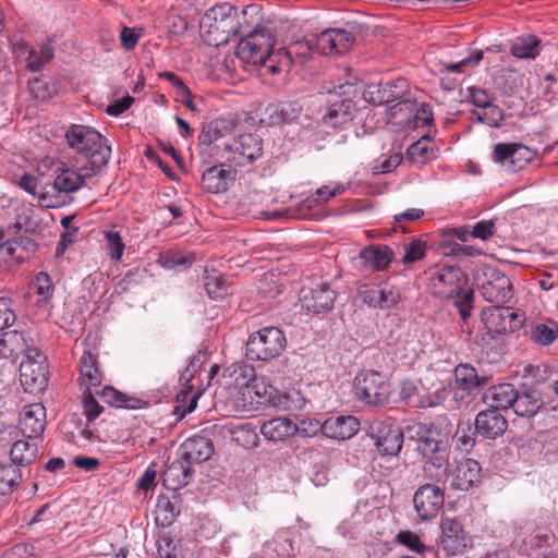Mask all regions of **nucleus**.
Here are the masks:
<instances>
[{
	"label": "nucleus",
	"mask_w": 558,
	"mask_h": 558,
	"mask_svg": "<svg viewBox=\"0 0 558 558\" xmlns=\"http://www.w3.org/2000/svg\"><path fill=\"white\" fill-rule=\"evenodd\" d=\"M354 392L365 403L383 407L388 403L391 389L389 383L380 373L368 371L355 377Z\"/></svg>",
	"instance_id": "nucleus-6"
},
{
	"label": "nucleus",
	"mask_w": 558,
	"mask_h": 558,
	"mask_svg": "<svg viewBox=\"0 0 558 558\" xmlns=\"http://www.w3.org/2000/svg\"><path fill=\"white\" fill-rule=\"evenodd\" d=\"M475 434L485 439H497L501 437L507 428L508 422L499 410L489 407L480 411L474 421Z\"/></svg>",
	"instance_id": "nucleus-18"
},
{
	"label": "nucleus",
	"mask_w": 558,
	"mask_h": 558,
	"mask_svg": "<svg viewBox=\"0 0 558 558\" xmlns=\"http://www.w3.org/2000/svg\"><path fill=\"white\" fill-rule=\"evenodd\" d=\"M403 442V434L399 429H389L377 438L376 445L380 452L387 456H397Z\"/></svg>",
	"instance_id": "nucleus-43"
},
{
	"label": "nucleus",
	"mask_w": 558,
	"mask_h": 558,
	"mask_svg": "<svg viewBox=\"0 0 558 558\" xmlns=\"http://www.w3.org/2000/svg\"><path fill=\"white\" fill-rule=\"evenodd\" d=\"M83 408L88 421H94L102 412V407L96 401L90 390L84 392Z\"/></svg>",
	"instance_id": "nucleus-59"
},
{
	"label": "nucleus",
	"mask_w": 558,
	"mask_h": 558,
	"mask_svg": "<svg viewBox=\"0 0 558 558\" xmlns=\"http://www.w3.org/2000/svg\"><path fill=\"white\" fill-rule=\"evenodd\" d=\"M181 459H184L192 468L207 461L214 453V445L210 439L203 436L187 438L180 446Z\"/></svg>",
	"instance_id": "nucleus-22"
},
{
	"label": "nucleus",
	"mask_w": 558,
	"mask_h": 558,
	"mask_svg": "<svg viewBox=\"0 0 558 558\" xmlns=\"http://www.w3.org/2000/svg\"><path fill=\"white\" fill-rule=\"evenodd\" d=\"M481 319L489 333L513 332L523 325V316L509 306H489L482 311Z\"/></svg>",
	"instance_id": "nucleus-9"
},
{
	"label": "nucleus",
	"mask_w": 558,
	"mask_h": 558,
	"mask_svg": "<svg viewBox=\"0 0 558 558\" xmlns=\"http://www.w3.org/2000/svg\"><path fill=\"white\" fill-rule=\"evenodd\" d=\"M461 294V296H457L458 300L454 302V304L457 305L462 319L466 320L471 314V310L473 308L474 292L473 290L469 289L466 291L463 290Z\"/></svg>",
	"instance_id": "nucleus-60"
},
{
	"label": "nucleus",
	"mask_w": 558,
	"mask_h": 558,
	"mask_svg": "<svg viewBox=\"0 0 558 558\" xmlns=\"http://www.w3.org/2000/svg\"><path fill=\"white\" fill-rule=\"evenodd\" d=\"M472 116L480 123L490 128H499L505 118V112L497 105L492 104L489 107L483 108V111L473 110Z\"/></svg>",
	"instance_id": "nucleus-45"
},
{
	"label": "nucleus",
	"mask_w": 558,
	"mask_h": 558,
	"mask_svg": "<svg viewBox=\"0 0 558 558\" xmlns=\"http://www.w3.org/2000/svg\"><path fill=\"white\" fill-rule=\"evenodd\" d=\"M399 399L412 408H430L440 403L438 393H428L420 383L412 380H403L401 383Z\"/></svg>",
	"instance_id": "nucleus-20"
},
{
	"label": "nucleus",
	"mask_w": 558,
	"mask_h": 558,
	"mask_svg": "<svg viewBox=\"0 0 558 558\" xmlns=\"http://www.w3.org/2000/svg\"><path fill=\"white\" fill-rule=\"evenodd\" d=\"M81 385L87 389L99 387L101 373L97 365V357L89 351H85L80 360Z\"/></svg>",
	"instance_id": "nucleus-36"
},
{
	"label": "nucleus",
	"mask_w": 558,
	"mask_h": 558,
	"mask_svg": "<svg viewBox=\"0 0 558 558\" xmlns=\"http://www.w3.org/2000/svg\"><path fill=\"white\" fill-rule=\"evenodd\" d=\"M457 445L461 450H469L475 445L474 434L472 427L469 424L458 425L454 434Z\"/></svg>",
	"instance_id": "nucleus-54"
},
{
	"label": "nucleus",
	"mask_w": 558,
	"mask_h": 558,
	"mask_svg": "<svg viewBox=\"0 0 558 558\" xmlns=\"http://www.w3.org/2000/svg\"><path fill=\"white\" fill-rule=\"evenodd\" d=\"M536 151L519 143H498L494 146L493 159L509 172H517L530 163Z\"/></svg>",
	"instance_id": "nucleus-12"
},
{
	"label": "nucleus",
	"mask_w": 558,
	"mask_h": 558,
	"mask_svg": "<svg viewBox=\"0 0 558 558\" xmlns=\"http://www.w3.org/2000/svg\"><path fill=\"white\" fill-rule=\"evenodd\" d=\"M105 239L111 258L119 260L124 250L122 238L116 231H108L105 233Z\"/></svg>",
	"instance_id": "nucleus-53"
},
{
	"label": "nucleus",
	"mask_w": 558,
	"mask_h": 558,
	"mask_svg": "<svg viewBox=\"0 0 558 558\" xmlns=\"http://www.w3.org/2000/svg\"><path fill=\"white\" fill-rule=\"evenodd\" d=\"M400 113H403V117L396 121L398 124L413 122L414 128H425L430 126L434 122L433 110L428 104H417L409 98L390 107V119H397Z\"/></svg>",
	"instance_id": "nucleus-15"
},
{
	"label": "nucleus",
	"mask_w": 558,
	"mask_h": 558,
	"mask_svg": "<svg viewBox=\"0 0 558 558\" xmlns=\"http://www.w3.org/2000/svg\"><path fill=\"white\" fill-rule=\"evenodd\" d=\"M359 426L360 423L354 416L339 415L331 416L322 424L316 421L313 433L320 429L328 438L344 440L353 437L357 433Z\"/></svg>",
	"instance_id": "nucleus-19"
},
{
	"label": "nucleus",
	"mask_w": 558,
	"mask_h": 558,
	"mask_svg": "<svg viewBox=\"0 0 558 558\" xmlns=\"http://www.w3.org/2000/svg\"><path fill=\"white\" fill-rule=\"evenodd\" d=\"M284 333L277 327H265L252 333L245 344V356L251 361H269L286 349Z\"/></svg>",
	"instance_id": "nucleus-4"
},
{
	"label": "nucleus",
	"mask_w": 558,
	"mask_h": 558,
	"mask_svg": "<svg viewBox=\"0 0 558 558\" xmlns=\"http://www.w3.org/2000/svg\"><path fill=\"white\" fill-rule=\"evenodd\" d=\"M235 171L226 169L225 165L206 169L202 175V185L209 193H220L234 181Z\"/></svg>",
	"instance_id": "nucleus-27"
},
{
	"label": "nucleus",
	"mask_w": 558,
	"mask_h": 558,
	"mask_svg": "<svg viewBox=\"0 0 558 558\" xmlns=\"http://www.w3.org/2000/svg\"><path fill=\"white\" fill-rule=\"evenodd\" d=\"M354 102L350 99H342L332 102L323 116L322 121L324 124L332 128L341 126L353 118Z\"/></svg>",
	"instance_id": "nucleus-33"
},
{
	"label": "nucleus",
	"mask_w": 558,
	"mask_h": 558,
	"mask_svg": "<svg viewBox=\"0 0 558 558\" xmlns=\"http://www.w3.org/2000/svg\"><path fill=\"white\" fill-rule=\"evenodd\" d=\"M531 338L541 345H548L558 338V323L549 320L532 328Z\"/></svg>",
	"instance_id": "nucleus-44"
},
{
	"label": "nucleus",
	"mask_w": 558,
	"mask_h": 558,
	"mask_svg": "<svg viewBox=\"0 0 558 558\" xmlns=\"http://www.w3.org/2000/svg\"><path fill=\"white\" fill-rule=\"evenodd\" d=\"M336 293L329 284L322 286L305 292L301 298V306L307 312L320 314L329 312L333 307Z\"/></svg>",
	"instance_id": "nucleus-23"
},
{
	"label": "nucleus",
	"mask_w": 558,
	"mask_h": 558,
	"mask_svg": "<svg viewBox=\"0 0 558 558\" xmlns=\"http://www.w3.org/2000/svg\"><path fill=\"white\" fill-rule=\"evenodd\" d=\"M397 542L404 545L411 550L421 553L425 548L420 536L411 531H400L396 537Z\"/></svg>",
	"instance_id": "nucleus-58"
},
{
	"label": "nucleus",
	"mask_w": 558,
	"mask_h": 558,
	"mask_svg": "<svg viewBox=\"0 0 558 558\" xmlns=\"http://www.w3.org/2000/svg\"><path fill=\"white\" fill-rule=\"evenodd\" d=\"M468 94L470 97V101L477 108L483 109V108L489 107V105L494 104L493 95L490 93H488L487 90L482 89L480 87H475V86L469 87Z\"/></svg>",
	"instance_id": "nucleus-57"
},
{
	"label": "nucleus",
	"mask_w": 558,
	"mask_h": 558,
	"mask_svg": "<svg viewBox=\"0 0 558 558\" xmlns=\"http://www.w3.org/2000/svg\"><path fill=\"white\" fill-rule=\"evenodd\" d=\"M355 34L347 28H329L307 40L308 49L320 54H340L355 43Z\"/></svg>",
	"instance_id": "nucleus-8"
},
{
	"label": "nucleus",
	"mask_w": 558,
	"mask_h": 558,
	"mask_svg": "<svg viewBox=\"0 0 558 558\" xmlns=\"http://www.w3.org/2000/svg\"><path fill=\"white\" fill-rule=\"evenodd\" d=\"M429 135H423L407 149V157L413 162L425 163L429 159Z\"/></svg>",
	"instance_id": "nucleus-46"
},
{
	"label": "nucleus",
	"mask_w": 558,
	"mask_h": 558,
	"mask_svg": "<svg viewBox=\"0 0 558 558\" xmlns=\"http://www.w3.org/2000/svg\"><path fill=\"white\" fill-rule=\"evenodd\" d=\"M543 401L535 390L518 391V398L512 405L514 413L519 416H533L542 408Z\"/></svg>",
	"instance_id": "nucleus-38"
},
{
	"label": "nucleus",
	"mask_w": 558,
	"mask_h": 558,
	"mask_svg": "<svg viewBox=\"0 0 558 558\" xmlns=\"http://www.w3.org/2000/svg\"><path fill=\"white\" fill-rule=\"evenodd\" d=\"M223 150L229 154L222 155L227 161L236 167H243L262 156V138L252 133L242 134L232 144L225 143Z\"/></svg>",
	"instance_id": "nucleus-11"
},
{
	"label": "nucleus",
	"mask_w": 558,
	"mask_h": 558,
	"mask_svg": "<svg viewBox=\"0 0 558 558\" xmlns=\"http://www.w3.org/2000/svg\"><path fill=\"white\" fill-rule=\"evenodd\" d=\"M405 253L401 259L404 265L412 264L422 259L425 256V243L421 240H412L404 246Z\"/></svg>",
	"instance_id": "nucleus-51"
},
{
	"label": "nucleus",
	"mask_w": 558,
	"mask_h": 558,
	"mask_svg": "<svg viewBox=\"0 0 558 558\" xmlns=\"http://www.w3.org/2000/svg\"><path fill=\"white\" fill-rule=\"evenodd\" d=\"M233 128L232 122L226 119H216L208 124L206 136L209 142L217 141Z\"/></svg>",
	"instance_id": "nucleus-55"
},
{
	"label": "nucleus",
	"mask_w": 558,
	"mask_h": 558,
	"mask_svg": "<svg viewBox=\"0 0 558 558\" xmlns=\"http://www.w3.org/2000/svg\"><path fill=\"white\" fill-rule=\"evenodd\" d=\"M517 398L518 390L509 383L493 386L483 395L484 403L497 410L512 408Z\"/></svg>",
	"instance_id": "nucleus-28"
},
{
	"label": "nucleus",
	"mask_w": 558,
	"mask_h": 558,
	"mask_svg": "<svg viewBox=\"0 0 558 558\" xmlns=\"http://www.w3.org/2000/svg\"><path fill=\"white\" fill-rule=\"evenodd\" d=\"M450 488L454 490L468 492L477 487L482 482V468L474 459H463L456 465L450 474Z\"/></svg>",
	"instance_id": "nucleus-17"
},
{
	"label": "nucleus",
	"mask_w": 558,
	"mask_h": 558,
	"mask_svg": "<svg viewBox=\"0 0 558 558\" xmlns=\"http://www.w3.org/2000/svg\"><path fill=\"white\" fill-rule=\"evenodd\" d=\"M444 502V489L430 483L420 486L413 496L414 509L422 520L436 518L442 509Z\"/></svg>",
	"instance_id": "nucleus-14"
},
{
	"label": "nucleus",
	"mask_w": 558,
	"mask_h": 558,
	"mask_svg": "<svg viewBox=\"0 0 558 558\" xmlns=\"http://www.w3.org/2000/svg\"><path fill=\"white\" fill-rule=\"evenodd\" d=\"M4 348H8L11 355L26 357V355L35 354L38 356V348L28 339L24 332L12 330L5 332L0 342Z\"/></svg>",
	"instance_id": "nucleus-31"
},
{
	"label": "nucleus",
	"mask_w": 558,
	"mask_h": 558,
	"mask_svg": "<svg viewBox=\"0 0 558 558\" xmlns=\"http://www.w3.org/2000/svg\"><path fill=\"white\" fill-rule=\"evenodd\" d=\"M12 305V299L7 296L0 298V330L9 328L16 319Z\"/></svg>",
	"instance_id": "nucleus-52"
},
{
	"label": "nucleus",
	"mask_w": 558,
	"mask_h": 558,
	"mask_svg": "<svg viewBox=\"0 0 558 558\" xmlns=\"http://www.w3.org/2000/svg\"><path fill=\"white\" fill-rule=\"evenodd\" d=\"M429 282L435 295L440 299H452L461 295L468 277L457 266H439L430 271Z\"/></svg>",
	"instance_id": "nucleus-7"
},
{
	"label": "nucleus",
	"mask_w": 558,
	"mask_h": 558,
	"mask_svg": "<svg viewBox=\"0 0 558 558\" xmlns=\"http://www.w3.org/2000/svg\"><path fill=\"white\" fill-rule=\"evenodd\" d=\"M47 357L38 350L35 354L26 355L20 364V381L24 390L36 393L44 390L48 383Z\"/></svg>",
	"instance_id": "nucleus-10"
},
{
	"label": "nucleus",
	"mask_w": 558,
	"mask_h": 558,
	"mask_svg": "<svg viewBox=\"0 0 558 558\" xmlns=\"http://www.w3.org/2000/svg\"><path fill=\"white\" fill-rule=\"evenodd\" d=\"M241 23H238L235 21V14L230 16L229 22H220L217 24V29H209V33H220L225 34L226 37L222 40H228L230 35H234L239 37V25Z\"/></svg>",
	"instance_id": "nucleus-62"
},
{
	"label": "nucleus",
	"mask_w": 558,
	"mask_h": 558,
	"mask_svg": "<svg viewBox=\"0 0 558 558\" xmlns=\"http://www.w3.org/2000/svg\"><path fill=\"white\" fill-rule=\"evenodd\" d=\"M495 223L493 220H482L475 223L472 229V236L487 240L494 234Z\"/></svg>",
	"instance_id": "nucleus-63"
},
{
	"label": "nucleus",
	"mask_w": 558,
	"mask_h": 558,
	"mask_svg": "<svg viewBox=\"0 0 558 558\" xmlns=\"http://www.w3.org/2000/svg\"><path fill=\"white\" fill-rule=\"evenodd\" d=\"M423 474L425 480L435 485L450 481L449 453L424 459Z\"/></svg>",
	"instance_id": "nucleus-32"
},
{
	"label": "nucleus",
	"mask_w": 558,
	"mask_h": 558,
	"mask_svg": "<svg viewBox=\"0 0 558 558\" xmlns=\"http://www.w3.org/2000/svg\"><path fill=\"white\" fill-rule=\"evenodd\" d=\"M133 101H134V98L131 96L123 97V98L118 99V100L113 101L112 104H110L107 107L106 112L109 116L118 117L121 113L125 112L131 107Z\"/></svg>",
	"instance_id": "nucleus-64"
},
{
	"label": "nucleus",
	"mask_w": 558,
	"mask_h": 558,
	"mask_svg": "<svg viewBox=\"0 0 558 558\" xmlns=\"http://www.w3.org/2000/svg\"><path fill=\"white\" fill-rule=\"evenodd\" d=\"M204 281L205 290L211 299L222 298L227 293V281L221 276L207 275Z\"/></svg>",
	"instance_id": "nucleus-49"
},
{
	"label": "nucleus",
	"mask_w": 558,
	"mask_h": 558,
	"mask_svg": "<svg viewBox=\"0 0 558 558\" xmlns=\"http://www.w3.org/2000/svg\"><path fill=\"white\" fill-rule=\"evenodd\" d=\"M68 145L76 153L86 156L89 169L102 170L110 157L111 147L95 129L82 124H71L65 132Z\"/></svg>",
	"instance_id": "nucleus-3"
},
{
	"label": "nucleus",
	"mask_w": 558,
	"mask_h": 558,
	"mask_svg": "<svg viewBox=\"0 0 558 558\" xmlns=\"http://www.w3.org/2000/svg\"><path fill=\"white\" fill-rule=\"evenodd\" d=\"M258 13L257 4H250L243 10L245 21L239 25L238 58L250 66L263 65L271 74L289 71L292 65L290 52L284 48L272 50L275 36L260 25Z\"/></svg>",
	"instance_id": "nucleus-1"
},
{
	"label": "nucleus",
	"mask_w": 558,
	"mask_h": 558,
	"mask_svg": "<svg viewBox=\"0 0 558 558\" xmlns=\"http://www.w3.org/2000/svg\"><path fill=\"white\" fill-rule=\"evenodd\" d=\"M399 290L393 286L378 288V308L387 311L393 308L400 302Z\"/></svg>",
	"instance_id": "nucleus-48"
},
{
	"label": "nucleus",
	"mask_w": 558,
	"mask_h": 558,
	"mask_svg": "<svg viewBox=\"0 0 558 558\" xmlns=\"http://www.w3.org/2000/svg\"><path fill=\"white\" fill-rule=\"evenodd\" d=\"M23 474L19 468L13 464L0 465V495L13 493L22 481Z\"/></svg>",
	"instance_id": "nucleus-42"
},
{
	"label": "nucleus",
	"mask_w": 558,
	"mask_h": 558,
	"mask_svg": "<svg viewBox=\"0 0 558 558\" xmlns=\"http://www.w3.org/2000/svg\"><path fill=\"white\" fill-rule=\"evenodd\" d=\"M363 98L374 106H391L401 104L408 99V83L403 78L368 86Z\"/></svg>",
	"instance_id": "nucleus-13"
},
{
	"label": "nucleus",
	"mask_w": 558,
	"mask_h": 558,
	"mask_svg": "<svg viewBox=\"0 0 558 558\" xmlns=\"http://www.w3.org/2000/svg\"><path fill=\"white\" fill-rule=\"evenodd\" d=\"M260 433L266 439L276 442L282 441L296 433L303 436L310 435L305 428L296 426L287 417H276L264 422L260 426Z\"/></svg>",
	"instance_id": "nucleus-25"
},
{
	"label": "nucleus",
	"mask_w": 558,
	"mask_h": 558,
	"mask_svg": "<svg viewBox=\"0 0 558 558\" xmlns=\"http://www.w3.org/2000/svg\"><path fill=\"white\" fill-rule=\"evenodd\" d=\"M456 396L459 391H465L470 395L474 389L483 386L486 381L484 377H478L476 369L470 364H459L454 369Z\"/></svg>",
	"instance_id": "nucleus-34"
},
{
	"label": "nucleus",
	"mask_w": 558,
	"mask_h": 558,
	"mask_svg": "<svg viewBox=\"0 0 558 558\" xmlns=\"http://www.w3.org/2000/svg\"><path fill=\"white\" fill-rule=\"evenodd\" d=\"M46 410L43 404L34 403L24 407L20 417V429L28 438L39 437L45 429Z\"/></svg>",
	"instance_id": "nucleus-24"
},
{
	"label": "nucleus",
	"mask_w": 558,
	"mask_h": 558,
	"mask_svg": "<svg viewBox=\"0 0 558 558\" xmlns=\"http://www.w3.org/2000/svg\"><path fill=\"white\" fill-rule=\"evenodd\" d=\"M37 457L38 447L29 440H16L10 450V458L15 466H28L36 461Z\"/></svg>",
	"instance_id": "nucleus-37"
},
{
	"label": "nucleus",
	"mask_w": 558,
	"mask_h": 558,
	"mask_svg": "<svg viewBox=\"0 0 558 558\" xmlns=\"http://www.w3.org/2000/svg\"><path fill=\"white\" fill-rule=\"evenodd\" d=\"M102 170L89 169L85 163L80 169L58 167L51 183L41 186L38 204L45 208H58L65 204V196L85 185L88 178L97 175Z\"/></svg>",
	"instance_id": "nucleus-2"
},
{
	"label": "nucleus",
	"mask_w": 558,
	"mask_h": 558,
	"mask_svg": "<svg viewBox=\"0 0 558 558\" xmlns=\"http://www.w3.org/2000/svg\"><path fill=\"white\" fill-rule=\"evenodd\" d=\"M300 362L301 356L295 354L286 356L282 361H280L278 372L281 374V377L291 378L295 374L296 368L300 366Z\"/></svg>",
	"instance_id": "nucleus-61"
},
{
	"label": "nucleus",
	"mask_w": 558,
	"mask_h": 558,
	"mask_svg": "<svg viewBox=\"0 0 558 558\" xmlns=\"http://www.w3.org/2000/svg\"><path fill=\"white\" fill-rule=\"evenodd\" d=\"M13 244V248L15 252V263H22L29 258L31 254H33L37 245L36 243L26 235H22L15 239L10 240Z\"/></svg>",
	"instance_id": "nucleus-47"
},
{
	"label": "nucleus",
	"mask_w": 558,
	"mask_h": 558,
	"mask_svg": "<svg viewBox=\"0 0 558 558\" xmlns=\"http://www.w3.org/2000/svg\"><path fill=\"white\" fill-rule=\"evenodd\" d=\"M255 368L244 362L232 363L223 371L228 384L239 389H246L248 384L255 380Z\"/></svg>",
	"instance_id": "nucleus-35"
},
{
	"label": "nucleus",
	"mask_w": 558,
	"mask_h": 558,
	"mask_svg": "<svg viewBox=\"0 0 558 558\" xmlns=\"http://www.w3.org/2000/svg\"><path fill=\"white\" fill-rule=\"evenodd\" d=\"M477 287L482 296L490 303L505 304L513 295L510 279L495 267H484L476 276Z\"/></svg>",
	"instance_id": "nucleus-5"
},
{
	"label": "nucleus",
	"mask_w": 558,
	"mask_h": 558,
	"mask_svg": "<svg viewBox=\"0 0 558 558\" xmlns=\"http://www.w3.org/2000/svg\"><path fill=\"white\" fill-rule=\"evenodd\" d=\"M101 397L105 402L116 408L136 410L143 409L147 405L146 401L135 397H129L110 386L102 389Z\"/></svg>",
	"instance_id": "nucleus-39"
},
{
	"label": "nucleus",
	"mask_w": 558,
	"mask_h": 558,
	"mask_svg": "<svg viewBox=\"0 0 558 558\" xmlns=\"http://www.w3.org/2000/svg\"><path fill=\"white\" fill-rule=\"evenodd\" d=\"M298 116L299 109L292 104H272L265 108L260 122L267 126H275L289 123Z\"/></svg>",
	"instance_id": "nucleus-30"
},
{
	"label": "nucleus",
	"mask_w": 558,
	"mask_h": 558,
	"mask_svg": "<svg viewBox=\"0 0 558 558\" xmlns=\"http://www.w3.org/2000/svg\"><path fill=\"white\" fill-rule=\"evenodd\" d=\"M510 51L512 56L520 59H535L539 53V40L534 35L517 37Z\"/></svg>",
	"instance_id": "nucleus-40"
},
{
	"label": "nucleus",
	"mask_w": 558,
	"mask_h": 558,
	"mask_svg": "<svg viewBox=\"0 0 558 558\" xmlns=\"http://www.w3.org/2000/svg\"><path fill=\"white\" fill-rule=\"evenodd\" d=\"M359 257L367 270L379 271L385 269L392 260L393 253L387 245H371L364 247Z\"/></svg>",
	"instance_id": "nucleus-29"
},
{
	"label": "nucleus",
	"mask_w": 558,
	"mask_h": 558,
	"mask_svg": "<svg viewBox=\"0 0 558 558\" xmlns=\"http://www.w3.org/2000/svg\"><path fill=\"white\" fill-rule=\"evenodd\" d=\"M440 529L439 547L448 555H457L465 548V533L460 521L444 518L440 522Z\"/></svg>",
	"instance_id": "nucleus-21"
},
{
	"label": "nucleus",
	"mask_w": 558,
	"mask_h": 558,
	"mask_svg": "<svg viewBox=\"0 0 558 558\" xmlns=\"http://www.w3.org/2000/svg\"><path fill=\"white\" fill-rule=\"evenodd\" d=\"M412 430L414 434L411 438L416 440V449L424 459L448 453L444 437L437 427L420 424Z\"/></svg>",
	"instance_id": "nucleus-16"
},
{
	"label": "nucleus",
	"mask_w": 558,
	"mask_h": 558,
	"mask_svg": "<svg viewBox=\"0 0 558 558\" xmlns=\"http://www.w3.org/2000/svg\"><path fill=\"white\" fill-rule=\"evenodd\" d=\"M193 476V468L184 460L179 459L167 466L162 474L163 486L177 490L187 485Z\"/></svg>",
	"instance_id": "nucleus-26"
},
{
	"label": "nucleus",
	"mask_w": 558,
	"mask_h": 558,
	"mask_svg": "<svg viewBox=\"0 0 558 558\" xmlns=\"http://www.w3.org/2000/svg\"><path fill=\"white\" fill-rule=\"evenodd\" d=\"M236 14V10L230 3H220L208 9L202 20V24L208 29H217L220 22H229L230 16Z\"/></svg>",
	"instance_id": "nucleus-41"
},
{
	"label": "nucleus",
	"mask_w": 558,
	"mask_h": 558,
	"mask_svg": "<svg viewBox=\"0 0 558 558\" xmlns=\"http://www.w3.org/2000/svg\"><path fill=\"white\" fill-rule=\"evenodd\" d=\"M483 59V51L476 50L472 52V54L468 58H464L463 60L457 62V63H446L445 70L447 72H458L463 73L466 69H473L475 68L481 60Z\"/></svg>",
	"instance_id": "nucleus-50"
},
{
	"label": "nucleus",
	"mask_w": 558,
	"mask_h": 558,
	"mask_svg": "<svg viewBox=\"0 0 558 558\" xmlns=\"http://www.w3.org/2000/svg\"><path fill=\"white\" fill-rule=\"evenodd\" d=\"M174 512V506L169 501L159 502L156 511V522L162 526L170 525L178 515Z\"/></svg>",
	"instance_id": "nucleus-56"
}]
</instances>
